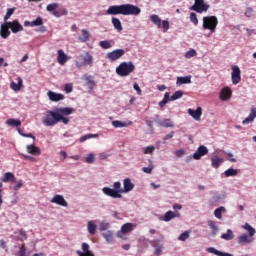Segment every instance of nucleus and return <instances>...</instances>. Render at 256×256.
<instances>
[{
    "instance_id": "1",
    "label": "nucleus",
    "mask_w": 256,
    "mask_h": 256,
    "mask_svg": "<svg viewBox=\"0 0 256 256\" xmlns=\"http://www.w3.org/2000/svg\"><path fill=\"white\" fill-rule=\"evenodd\" d=\"M106 15H141V8L133 4L113 5L106 10Z\"/></svg>"
},
{
    "instance_id": "2",
    "label": "nucleus",
    "mask_w": 256,
    "mask_h": 256,
    "mask_svg": "<svg viewBox=\"0 0 256 256\" xmlns=\"http://www.w3.org/2000/svg\"><path fill=\"white\" fill-rule=\"evenodd\" d=\"M59 121L65 123V108L48 111L47 115L43 118L42 123L45 127H53V125H57Z\"/></svg>"
},
{
    "instance_id": "3",
    "label": "nucleus",
    "mask_w": 256,
    "mask_h": 256,
    "mask_svg": "<svg viewBox=\"0 0 256 256\" xmlns=\"http://www.w3.org/2000/svg\"><path fill=\"white\" fill-rule=\"evenodd\" d=\"M135 71V64L133 62H121L116 68V73L119 77H128Z\"/></svg>"
},
{
    "instance_id": "4",
    "label": "nucleus",
    "mask_w": 256,
    "mask_h": 256,
    "mask_svg": "<svg viewBox=\"0 0 256 256\" xmlns=\"http://www.w3.org/2000/svg\"><path fill=\"white\" fill-rule=\"evenodd\" d=\"M217 25H219V19L217 16H204L202 27L205 30L210 31V33H215V29H217Z\"/></svg>"
},
{
    "instance_id": "5",
    "label": "nucleus",
    "mask_w": 256,
    "mask_h": 256,
    "mask_svg": "<svg viewBox=\"0 0 256 256\" xmlns=\"http://www.w3.org/2000/svg\"><path fill=\"white\" fill-rule=\"evenodd\" d=\"M89 65V67H91V65H93V55H91V53L89 52H85L84 54H80L78 56V61L76 62V67H85Z\"/></svg>"
},
{
    "instance_id": "6",
    "label": "nucleus",
    "mask_w": 256,
    "mask_h": 256,
    "mask_svg": "<svg viewBox=\"0 0 256 256\" xmlns=\"http://www.w3.org/2000/svg\"><path fill=\"white\" fill-rule=\"evenodd\" d=\"M209 7V4L205 3V0H194V5L190 9L191 11H196V13H207Z\"/></svg>"
},
{
    "instance_id": "7",
    "label": "nucleus",
    "mask_w": 256,
    "mask_h": 256,
    "mask_svg": "<svg viewBox=\"0 0 256 256\" xmlns=\"http://www.w3.org/2000/svg\"><path fill=\"white\" fill-rule=\"evenodd\" d=\"M102 193L107 195V197H111L112 199H121L123 197V195H121L123 190H115L109 187L102 188Z\"/></svg>"
},
{
    "instance_id": "8",
    "label": "nucleus",
    "mask_w": 256,
    "mask_h": 256,
    "mask_svg": "<svg viewBox=\"0 0 256 256\" xmlns=\"http://www.w3.org/2000/svg\"><path fill=\"white\" fill-rule=\"evenodd\" d=\"M125 55V50L123 49H116L113 50L112 52L107 53L106 59L109 61H117L118 59H121Z\"/></svg>"
},
{
    "instance_id": "9",
    "label": "nucleus",
    "mask_w": 256,
    "mask_h": 256,
    "mask_svg": "<svg viewBox=\"0 0 256 256\" xmlns=\"http://www.w3.org/2000/svg\"><path fill=\"white\" fill-rule=\"evenodd\" d=\"M231 79L233 85H238V83H241V69H239V66L232 67Z\"/></svg>"
},
{
    "instance_id": "10",
    "label": "nucleus",
    "mask_w": 256,
    "mask_h": 256,
    "mask_svg": "<svg viewBox=\"0 0 256 256\" xmlns=\"http://www.w3.org/2000/svg\"><path fill=\"white\" fill-rule=\"evenodd\" d=\"M209 153V149L205 145H200L196 152L193 154V159L199 161L201 157H205Z\"/></svg>"
},
{
    "instance_id": "11",
    "label": "nucleus",
    "mask_w": 256,
    "mask_h": 256,
    "mask_svg": "<svg viewBox=\"0 0 256 256\" xmlns=\"http://www.w3.org/2000/svg\"><path fill=\"white\" fill-rule=\"evenodd\" d=\"M151 247H154V255L155 256H161L163 253V244H161V240L156 239L150 241Z\"/></svg>"
},
{
    "instance_id": "12",
    "label": "nucleus",
    "mask_w": 256,
    "mask_h": 256,
    "mask_svg": "<svg viewBox=\"0 0 256 256\" xmlns=\"http://www.w3.org/2000/svg\"><path fill=\"white\" fill-rule=\"evenodd\" d=\"M47 96L49 98L50 101L54 102V103H57L59 101H63V99H65V96L61 93H55L51 90H49L47 92Z\"/></svg>"
},
{
    "instance_id": "13",
    "label": "nucleus",
    "mask_w": 256,
    "mask_h": 256,
    "mask_svg": "<svg viewBox=\"0 0 256 256\" xmlns=\"http://www.w3.org/2000/svg\"><path fill=\"white\" fill-rule=\"evenodd\" d=\"M7 25L11 29L12 33H19L23 31V25L19 23L18 20H13L12 22H7Z\"/></svg>"
},
{
    "instance_id": "14",
    "label": "nucleus",
    "mask_w": 256,
    "mask_h": 256,
    "mask_svg": "<svg viewBox=\"0 0 256 256\" xmlns=\"http://www.w3.org/2000/svg\"><path fill=\"white\" fill-rule=\"evenodd\" d=\"M188 114L195 119V121H201V115H203V109L198 107L196 110L188 109Z\"/></svg>"
},
{
    "instance_id": "15",
    "label": "nucleus",
    "mask_w": 256,
    "mask_h": 256,
    "mask_svg": "<svg viewBox=\"0 0 256 256\" xmlns=\"http://www.w3.org/2000/svg\"><path fill=\"white\" fill-rule=\"evenodd\" d=\"M90 246L87 243H82V252L80 250H78L76 253L79 256H95V254H93V252H91L90 250Z\"/></svg>"
},
{
    "instance_id": "16",
    "label": "nucleus",
    "mask_w": 256,
    "mask_h": 256,
    "mask_svg": "<svg viewBox=\"0 0 256 256\" xmlns=\"http://www.w3.org/2000/svg\"><path fill=\"white\" fill-rule=\"evenodd\" d=\"M253 241H255L253 236H249L247 234H243L238 237L239 245H247L249 243H253Z\"/></svg>"
},
{
    "instance_id": "17",
    "label": "nucleus",
    "mask_w": 256,
    "mask_h": 256,
    "mask_svg": "<svg viewBox=\"0 0 256 256\" xmlns=\"http://www.w3.org/2000/svg\"><path fill=\"white\" fill-rule=\"evenodd\" d=\"M231 95H233L231 88L224 87L220 93V99L222 101H229V99H231Z\"/></svg>"
},
{
    "instance_id": "18",
    "label": "nucleus",
    "mask_w": 256,
    "mask_h": 256,
    "mask_svg": "<svg viewBox=\"0 0 256 256\" xmlns=\"http://www.w3.org/2000/svg\"><path fill=\"white\" fill-rule=\"evenodd\" d=\"M26 151L30 155H41V149L35 146V143L26 145Z\"/></svg>"
},
{
    "instance_id": "19",
    "label": "nucleus",
    "mask_w": 256,
    "mask_h": 256,
    "mask_svg": "<svg viewBox=\"0 0 256 256\" xmlns=\"http://www.w3.org/2000/svg\"><path fill=\"white\" fill-rule=\"evenodd\" d=\"M9 24L4 23L1 25L0 27V37H2V39H7V37H9V35H11V31H9Z\"/></svg>"
},
{
    "instance_id": "20",
    "label": "nucleus",
    "mask_w": 256,
    "mask_h": 256,
    "mask_svg": "<svg viewBox=\"0 0 256 256\" xmlns=\"http://www.w3.org/2000/svg\"><path fill=\"white\" fill-rule=\"evenodd\" d=\"M223 158L214 155L211 157V165L214 169H219V167H221V164L223 163Z\"/></svg>"
},
{
    "instance_id": "21",
    "label": "nucleus",
    "mask_w": 256,
    "mask_h": 256,
    "mask_svg": "<svg viewBox=\"0 0 256 256\" xmlns=\"http://www.w3.org/2000/svg\"><path fill=\"white\" fill-rule=\"evenodd\" d=\"M51 203H55V205H60L61 207H65V198L62 195L56 194L51 200Z\"/></svg>"
},
{
    "instance_id": "22",
    "label": "nucleus",
    "mask_w": 256,
    "mask_h": 256,
    "mask_svg": "<svg viewBox=\"0 0 256 256\" xmlns=\"http://www.w3.org/2000/svg\"><path fill=\"white\" fill-rule=\"evenodd\" d=\"M133 189H135V184L131 182V179L126 178L124 180V189L123 193H129V191H133Z\"/></svg>"
},
{
    "instance_id": "23",
    "label": "nucleus",
    "mask_w": 256,
    "mask_h": 256,
    "mask_svg": "<svg viewBox=\"0 0 256 256\" xmlns=\"http://www.w3.org/2000/svg\"><path fill=\"white\" fill-rule=\"evenodd\" d=\"M176 213L171 210L167 211L164 214V216L161 218V221L169 222V221H171V219H175V217H179V213L178 212H176Z\"/></svg>"
},
{
    "instance_id": "24",
    "label": "nucleus",
    "mask_w": 256,
    "mask_h": 256,
    "mask_svg": "<svg viewBox=\"0 0 256 256\" xmlns=\"http://www.w3.org/2000/svg\"><path fill=\"white\" fill-rule=\"evenodd\" d=\"M255 117H256V108H252L250 114L248 115V117H246L242 121L243 125H247L249 123H252V121H255Z\"/></svg>"
},
{
    "instance_id": "25",
    "label": "nucleus",
    "mask_w": 256,
    "mask_h": 256,
    "mask_svg": "<svg viewBox=\"0 0 256 256\" xmlns=\"http://www.w3.org/2000/svg\"><path fill=\"white\" fill-rule=\"evenodd\" d=\"M112 125L115 127V129H119L122 127H129L130 125H133V122L132 121L121 122L119 120H114L112 121Z\"/></svg>"
},
{
    "instance_id": "26",
    "label": "nucleus",
    "mask_w": 256,
    "mask_h": 256,
    "mask_svg": "<svg viewBox=\"0 0 256 256\" xmlns=\"http://www.w3.org/2000/svg\"><path fill=\"white\" fill-rule=\"evenodd\" d=\"M10 87L11 89H13V91H21V87H23V79L21 77H18L17 83L11 82Z\"/></svg>"
},
{
    "instance_id": "27",
    "label": "nucleus",
    "mask_w": 256,
    "mask_h": 256,
    "mask_svg": "<svg viewBox=\"0 0 256 256\" xmlns=\"http://www.w3.org/2000/svg\"><path fill=\"white\" fill-rule=\"evenodd\" d=\"M207 253H212L213 255L217 256H233L232 254L221 252L213 247H209L206 249Z\"/></svg>"
},
{
    "instance_id": "28",
    "label": "nucleus",
    "mask_w": 256,
    "mask_h": 256,
    "mask_svg": "<svg viewBox=\"0 0 256 256\" xmlns=\"http://www.w3.org/2000/svg\"><path fill=\"white\" fill-rule=\"evenodd\" d=\"M112 25L114 27V29H116V31H118V33H121V31H123V25L121 24V20H119V18H112Z\"/></svg>"
},
{
    "instance_id": "29",
    "label": "nucleus",
    "mask_w": 256,
    "mask_h": 256,
    "mask_svg": "<svg viewBox=\"0 0 256 256\" xmlns=\"http://www.w3.org/2000/svg\"><path fill=\"white\" fill-rule=\"evenodd\" d=\"M188 83H191V76L177 77V85H187Z\"/></svg>"
},
{
    "instance_id": "30",
    "label": "nucleus",
    "mask_w": 256,
    "mask_h": 256,
    "mask_svg": "<svg viewBox=\"0 0 256 256\" xmlns=\"http://www.w3.org/2000/svg\"><path fill=\"white\" fill-rule=\"evenodd\" d=\"M89 37H91L89 31L83 29L82 34L79 36V41H81V43H87V41H89Z\"/></svg>"
},
{
    "instance_id": "31",
    "label": "nucleus",
    "mask_w": 256,
    "mask_h": 256,
    "mask_svg": "<svg viewBox=\"0 0 256 256\" xmlns=\"http://www.w3.org/2000/svg\"><path fill=\"white\" fill-rule=\"evenodd\" d=\"M221 239H224L225 241H231L235 239V234H233V230L228 229L227 233L221 235Z\"/></svg>"
},
{
    "instance_id": "32",
    "label": "nucleus",
    "mask_w": 256,
    "mask_h": 256,
    "mask_svg": "<svg viewBox=\"0 0 256 256\" xmlns=\"http://www.w3.org/2000/svg\"><path fill=\"white\" fill-rule=\"evenodd\" d=\"M6 125H9V127H19L21 125V120L10 118L6 120Z\"/></svg>"
},
{
    "instance_id": "33",
    "label": "nucleus",
    "mask_w": 256,
    "mask_h": 256,
    "mask_svg": "<svg viewBox=\"0 0 256 256\" xmlns=\"http://www.w3.org/2000/svg\"><path fill=\"white\" fill-rule=\"evenodd\" d=\"M150 21L153 23V25H156V27H161V18L159 17V15H150Z\"/></svg>"
},
{
    "instance_id": "34",
    "label": "nucleus",
    "mask_w": 256,
    "mask_h": 256,
    "mask_svg": "<svg viewBox=\"0 0 256 256\" xmlns=\"http://www.w3.org/2000/svg\"><path fill=\"white\" fill-rule=\"evenodd\" d=\"M15 180V174L11 172H6L2 178L3 183H9V181Z\"/></svg>"
},
{
    "instance_id": "35",
    "label": "nucleus",
    "mask_w": 256,
    "mask_h": 256,
    "mask_svg": "<svg viewBox=\"0 0 256 256\" xmlns=\"http://www.w3.org/2000/svg\"><path fill=\"white\" fill-rule=\"evenodd\" d=\"M133 227H134L133 223H126V224L122 225L121 231L124 234L131 233V231H133Z\"/></svg>"
},
{
    "instance_id": "36",
    "label": "nucleus",
    "mask_w": 256,
    "mask_h": 256,
    "mask_svg": "<svg viewBox=\"0 0 256 256\" xmlns=\"http://www.w3.org/2000/svg\"><path fill=\"white\" fill-rule=\"evenodd\" d=\"M57 9H59V4H57V3H51L46 6V11L48 13H55V11H57Z\"/></svg>"
},
{
    "instance_id": "37",
    "label": "nucleus",
    "mask_w": 256,
    "mask_h": 256,
    "mask_svg": "<svg viewBox=\"0 0 256 256\" xmlns=\"http://www.w3.org/2000/svg\"><path fill=\"white\" fill-rule=\"evenodd\" d=\"M99 134H85L84 136L80 137V143H85L87 139H97Z\"/></svg>"
},
{
    "instance_id": "38",
    "label": "nucleus",
    "mask_w": 256,
    "mask_h": 256,
    "mask_svg": "<svg viewBox=\"0 0 256 256\" xmlns=\"http://www.w3.org/2000/svg\"><path fill=\"white\" fill-rule=\"evenodd\" d=\"M85 81L88 89H93V87H95V80H93V76H86Z\"/></svg>"
},
{
    "instance_id": "39",
    "label": "nucleus",
    "mask_w": 256,
    "mask_h": 256,
    "mask_svg": "<svg viewBox=\"0 0 256 256\" xmlns=\"http://www.w3.org/2000/svg\"><path fill=\"white\" fill-rule=\"evenodd\" d=\"M97 231V225H95L92 221H88V233L90 235H95Z\"/></svg>"
},
{
    "instance_id": "40",
    "label": "nucleus",
    "mask_w": 256,
    "mask_h": 256,
    "mask_svg": "<svg viewBox=\"0 0 256 256\" xmlns=\"http://www.w3.org/2000/svg\"><path fill=\"white\" fill-rule=\"evenodd\" d=\"M222 213H225V207L221 206L214 211V217L216 219H222Z\"/></svg>"
},
{
    "instance_id": "41",
    "label": "nucleus",
    "mask_w": 256,
    "mask_h": 256,
    "mask_svg": "<svg viewBox=\"0 0 256 256\" xmlns=\"http://www.w3.org/2000/svg\"><path fill=\"white\" fill-rule=\"evenodd\" d=\"M169 101H171V99H170V93H169V92H166V93L164 94L163 100L159 102V107L165 106L166 104L169 103Z\"/></svg>"
},
{
    "instance_id": "42",
    "label": "nucleus",
    "mask_w": 256,
    "mask_h": 256,
    "mask_svg": "<svg viewBox=\"0 0 256 256\" xmlns=\"http://www.w3.org/2000/svg\"><path fill=\"white\" fill-rule=\"evenodd\" d=\"M41 25H43V18L40 16L30 23V27H41Z\"/></svg>"
},
{
    "instance_id": "43",
    "label": "nucleus",
    "mask_w": 256,
    "mask_h": 256,
    "mask_svg": "<svg viewBox=\"0 0 256 256\" xmlns=\"http://www.w3.org/2000/svg\"><path fill=\"white\" fill-rule=\"evenodd\" d=\"M57 60L60 65H65V52L63 50H58Z\"/></svg>"
},
{
    "instance_id": "44",
    "label": "nucleus",
    "mask_w": 256,
    "mask_h": 256,
    "mask_svg": "<svg viewBox=\"0 0 256 256\" xmlns=\"http://www.w3.org/2000/svg\"><path fill=\"white\" fill-rule=\"evenodd\" d=\"M237 170L229 168L224 172L225 177H237Z\"/></svg>"
},
{
    "instance_id": "45",
    "label": "nucleus",
    "mask_w": 256,
    "mask_h": 256,
    "mask_svg": "<svg viewBox=\"0 0 256 256\" xmlns=\"http://www.w3.org/2000/svg\"><path fill=\"white\" fill-rule=\"evenodd\" d=\"M102 237L107 241V243H113V232L107 231L106 233L102 234Z\"/></svg>"
},
{
    "instance_id": "46",
    "label": "nucleus",
    "mask_w": 256,
    "mask_h": 256,
    "mask_svg": "<svg viewBox=\"0 0 256 256\" xmlns=\"http://www.w3.org/2000/svg\"><path fill=\"white\" fill-rule=\"evenodd\" d=\"M160 127H174L173 122L171 121V119H164L160 122Z\"/></svg>"
},
{
    "instance_id": "47",
    "label": "nucleus",
    "mask_w": 256,
    "mask_h": 256,
    "mask_svg": "<svg viewBox=\"0 0 256 256\" xmlns=\"http://www.w3.org/2000/svg\"><path fill=\"white\" fill-rule=\"evenodd\" d=\"M183 97V91L177 90L171 97L170 101H177V99H181Z\"/></svg>"
},
{
    "instance_id": "48",
    "label": "nucleus",
    "mask_w": 256,
    "mask_h": 256,
    "mask_svg": "<svg viewBox=\"0 0 256 256\" xmlns=\"http://www.w3.org/2000/svg\"><path fill=\"white\" fill-rule=\"evenodd\" d=\"M243 229L248 231L250 237H253L255 235V228H252L251 225H249V223H245Z\"/></svg>"
},
{
    "instance_id": "49",
    "label": "nucleus",
    "mask_w": 256,
    "mask_h": 256,
    "mask_svg": "<svg viewBox=\"0 0 256 256\" xmlns=\"http://www.w3.org/2000/svg\"><path fill=\"white\" fill-rule=\"evenodd\" d=\"M208 225L212 229L214 234H216L217 231H219V227H217V224L215 223V221L213 220L208 221Z\"/></svg>"
},
{
    "instance_id": "50",
    "label": "nucleus",
    "mask_w": 256,
    "mask_h": 256,
    "mask_svg": "<svg viewBox=\"0 0 256 256\" xmlns=\"http://www.w3.org/2000/svg\"><path fill=\"white\" fill-rule=\"evenodd\" d=\"M99 45L102 49H111V42L108 40L100 41Z\"/></svg>"
},
{
    "instance_id": "51",
    "label": "nucleus",
    "mask_w": 256,
    "mask_h": 256,
    "mask_svg": "<svg viewBox=\"0 0 256 256\" xmlns=\"http://www.w3.org/2000/svg\"><path fill=\"white\" fill-rule=\"evenodd\" d=\"M190 232L185 231L182 234L179 235L178 241H187L189 239Z\"/></svg>"
},
{
    "instance_id": "52",
    "label": "nucleus",
    "mask_w": 256,
    "mask_h": 256,
    "mask_svg": "<svg viewBox=\"0 0 256 256\" xmlns=\"http://www.w3.org/2000/svg\"><path fill=\"white\" fill-rule=\"evenodd\" d=\"M190 21L193 25H199V19H197V14H195V12L190 13Z\"/></svg>"
},
{
    "instance_id": "53",
    "label": "nucleus",
    "mask_w": 256,
    "mask_h": 256,
    "mask_svg": "<svg viewBox=\"0 0 256 256\" xmlns=\"http://www.w3.org/2000/svg\"><path fill=\"white\" fill-rule=\"evenodd\" d=\"M13 13H15V8H8L6 15L4 16V21H7L11 18V15H13Z\"/></svg>"
},
{
    "instance_id": "54",
    "label": "nucleus",
    "mask_w": 256,
    "mask_h": 256,
    "mask_svg": "<svg viewBox=\"0 0 256 256\" xmlns=\"http://www.w3.org/2000/svg\"><path fill=\"white\" fill-rule=\"evenodd\" d=\"M197 55V51L194 49H190L188 52H186L185 57L186 59H191V57H195Z\"/></svg>"
},
{
    "instance_id": "55",
    "label": "nucleus",
    "mask_w": 256,
    "mask_h": 256,
    "mask_svg": "<svg viewBox=\"0 0 256 256\" xmlns=\"http://www.w3.org/2000/svg\"><path fill=\"white\" fill-rule=\"evenodd\" d=\"M153 151H155L154 146H147L146 148H144L145 155H151V153H153Z\"/></svg>"
},
{
    "instance_id": "56",
    "label": "nucleus",
    "mask_w": 256,
    "mask_h": 256,
    "mask_svg": "<svg viewBox=\"0 0 256 256\" xmlns=\"http://www.w3.org/2000/svg\"><path fill=\"white\" fill-rule=\"evenodd\" d=\"M109 223L108 222H101L99 229L100 231H107V229H109Z\"/></svg>"
},
{
    "instance_id": "57",
    "label": "nucleus",
    "mask_w": 256,
    "mask_h": 256,
    "mask_svg": "<svg viewBox=\"0 0 256 256\" xmlns=\"http://www.w3.org/2000/svg\"><path fill=\"white\" fill-rule=\"evenodd\" d=\"M162 29L163 33H167V31H169V22L167 20L162 21Z\"/></svg>"
},
{
    "instance_id": "58",
    "label": "nucleus",
    "mask_w": 256,
    "mask_h": 256,
    "mask_svg": "<svg viewBox=\"0 0 256 256\" xmlns=\"http://www.w3.org/2000/svg\"><path fill=\"white\" fill-rule=\"evenodd\" d=\"M86 163H94L95 161V155L88 154V156L85 158Z\"/></svg>"
},
{
    "instance_id": "59",
    "label": "nucleus",
    "mask_w": 256,
    "mask_h": 256,
    "mask_svg": "<svg viewBox=\"0 0 256 256\" xmlns=\"http://www.w3.org/2000/svg\"><path fill=\"white\" fill-rule=\"evenodd\" d=\"M21 157H23V159H25L26 161H32V162L36 161L35 157L30 155L21 154Z\"/></svg>"
},
{
    "instance_id": "60",
    "label": "nucleus",
    "mask_w": 256,
    "mask_h": 256,
    "mask_svg": "<svg viewBox=\"0 0 256 256\" xmlns=\"http://www.w3.org/2000/svg\"><path fill=\"white\" fill-rule=\"evenodd\" d=\"M73 91V84L68 83L65 85V93H71Z\"/></svg>"
},
{
    "instance_id": "61",
    "label": "nucleus",
    "mask_w": 256,
    "mask_h": 256,
    "mask_svg": "<svg viewBox=\"0 0 256 256\" xmlns=\"http://www.w3.org/2000/svg\"><path fill=\"white\" fill-rule=\"evenodd\" d=\"M244 15L245 17H253V8H247Z\"/></svg>"
},
{
    "instance_id": "62",
    "label": "nucleus",
    "mask_w": 256,
    "mask_h": 256,
    "mask_svg": "<svg viewBox=\"0 0 256 256\" xmlns=\"http://www.w3.org/2000/svg\"><path fill=\"white\" fill-rule=\"evenodd\" d=\"M142 171H143L144 173L151 174L152 171H153V165H150L149 167H143V168H142Z\"/></svg>"
},
{
    "instance_id": "63",
    "label": "nucleus",
    "mask_w": 256,
    "mask_h": 256,
    "mask_svg": "<svg viewBox=\"0 0 256 256\" xmlns=\"http://www.w3.org/2000/svg\"><path fill=\"white\" fill-rule=\"evenodd\" d=\"M133 89L137 92L138 95H141L142 91L137 82L134 83Z\"/></svg>"
},
{
    "instance_id": "64",
    "label": "nucleus",
    "mask_w": 256,
    "mask_h": 256,
    "mask_svg": "<svg viewBox=\"0 0 256 256\" xmlns=\"http://www.w3.org/2000/svg\"><path fill=\"white\" fill-rule=\"evenodd\" d=\"M19 255L20 256H26V250H25V245L24 244L20 247Z\"/></svg>"
}]
</instances>
